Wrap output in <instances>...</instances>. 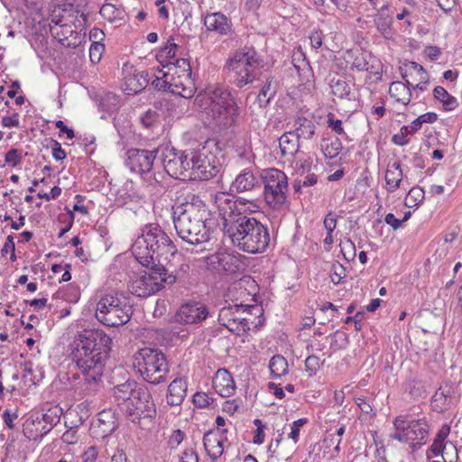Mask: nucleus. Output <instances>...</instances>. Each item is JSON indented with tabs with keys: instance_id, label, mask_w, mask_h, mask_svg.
I'll return each mask as SVG.
<instances>
[{
	"instance_id": "obj_61",
	"label": "nucleus",
	"mask_w": 462,
	"mask_h": 462,
	"mask_svg": "<svg viewBox=\"0 0 462 462\" xmlns=\"http://www.w3.org/2000/svg\"><path fill=\"white\" fill-rule=\"evenodd\" d=\"M180 61H189L186 59L176 60L174 63L163 65V69H166L167 73L171 77L182 76V69L180 68Z\"/></svg>"
},
{
	"instance_id": "obj_27",
	"label": "nucleus",
	"mask_w": 462,
	"mask_h": 462,
	"mask_svg": "<svg viewBox=\"0 0 462 462\" xmlns=\"http://www.w3.org/2000/svg\"><path fill=\"white\" fill-rule=\"evenodd\" d=\"M260 187V182L249 168L243 170L232 182L230 189L237 193L250 191Z\"/></svg>"
},
{
	"instance_id": "obj_1",
	"label": "nucleus",
	"mask_w": 462,
	"mask_h": 462,
	"mask_svg": "<svg viewBox=\"0 0 462 462\" xmlns=\"http://www.w3.org/2000/svg\"><path fill=\"white\" fill-rule=\"evenodd\" d=\"M111 344V337L101 329H84L75 336L69 346V358L82 378L79 374H73L71 378L79 380L74 387L80 394L91 396L97 392Z\"/></svg>"
},
{
	"instance_id": "obj_28",
	"label": "nucleus",
	"mask_w": 462,
	"mask_h": 462,
	"mask_svg": "<svg viewBox=\"0 0 462 462\" xmlns=\"http://www.w3.org/2000/svg\"><path fill=\"white\" fill-rule=\"evenodd\" d=\"M50 431L47 425L44 424L40 419V415H37V413L31 416V418L26 420L23 423V434L31 440L42 439Z\"/></svg>"
},
{
	"instance_id": "obj_7",
	"label": "nucleus",
	"mask_w": 462,
	"mask_h": 462,
	"mask_svg": "<svg viewBox=\"0 0 462 462\" xmlns=\"http://www.w3.org/2000/svg\"><path fill=\"white\" fill-rule=\"evenodd\" d=\"M218 322L231 333L243 336L254 324L255 331L263 325V309L259 305L235 304L223 307L218 313Z\"/></svg>"
},
{
	"instance_id": "obj_60",
	"label": "nucleus",
	"mask_w": 462,
	"mask_h": 462,
	"mask_svg": "<svg viewBox=\"0 0 462 462\" xmlns=\"http://www.w3.org/2000/svg\"><path fill=\"white\" fill-rule=\"evenodd\" d=\"M328 126L332 129L337 134L343 135L345 134L344 128L342 126V121L340 119H336L335 116L332 113L328 115L327 120Z\"/></svg>"
},
{
	"instance_id": "obj_11",
	"label": "nucleus",
	"mask_w": 462,
	"mask_h": 462,
	"mask_svg": "<svg viewBox=\"0 0 462 462\" xmlns=\"http://www.w3.org/2000/svg\"><path fill=\"white\" fill-rule=\"evenodd\" d=\"M263 179L266 203L275 210L281 209L287 199V176L280 170L269 169L265 171Z\"/></svg>"
},
{
	"instance_id": "obj_33",
	"label": "nucleus",
	"mask_w": 462,
	"mask_h": 462,
	"mask_svg": "<svg viewBox=\"0 0 462 462\" xmlns=\"http://www.w3.org/2000/svg\"><path fill=\"white\" fill-rule=\"evenodd\" d=\"M279 146L283 157H293L299 152L301 142L291 131L284 133L279 138Z\"/></svg>"
},
{
	"instance_id": "obj_50",
	"label": "nucleus",
	"mask_w": 462,
	"mask_h": 462,
	"mask_svg": "<svg viewBox=\"0 0 462 462\" xmlns=\"http://www.w3.org/2000/svg\"><path fill=\"white\" fill-rule=\"evenodd\" d=\"M424 195H425L424 190L421 188H419V187L411 188L409 190L408 195L405 199L406 206H408V207L418 206L419 204H420L423 201Z\"/></svg>"
},
{
	"instance_id": "obj_56",
	"label": "nucleus",
	"mask_w": 462,
	"mask_h": 462,
	"mask_svg": "<svg viewBox=\"0 0 462 462\" xmlns=\"http://www.w3.org/2000/svg\"><path fill=\"white\" fill-rule=\"evenodd\" d=\"M331 272V282L334 284H339L342 282V280L346 277V269L339 263L332 264Z\"/></svg>"
},
{
	"instance_id": "obj_24",
	"label": "nucleus",
	"mask_w": 462,
	"mask_h": 462,
	"mask_svg": "<svg viewBox=\"0 0 462 462\" xmlns=\"http://www.w3.org/2000/svg\"><path fill=\"white\" fill-rule=\"evenodd\" d=\"M226 68L233 73V84L239 88L253 83L256 79L253 69L245 68V64L227 60Z\"/></svg>"
},
{
	"instance_id": "obj_59",
	"label": "nucleus",
	"mask_w": 462,
	"mask_h": 462,
	"mask_svg": "<svg viewBox=\"0 0 462 462\" xmlns=\"http://www.w3.org/2000/svg\"><path fill=\"white\" fill-rule=\"evenodd\" d=\"M210 401H213V399L202 392H197L192 397L193 404L200 409L208 407L210 404Z\"/></svg>"
},
{
	"instance_id": "obj_49",
	"label": "nucleus",
	"mask_w": 462,
	"mask_h": 462,
	"mask_svg": "<svg viewBox=\"0 0 462 462\" xmlns=\"http://www.w3.org/2000/svg\"><path fill=\"white\" fill-rule=\"evenodd\" d=\"M369 60L368 68L365 71L369 73L370 79H373L374 82H378L382 79L383 65L374 56L370 58Z\"/></svg>"
},
{
	"instance_id": "obj_43",
	"label": "nucleus",
	"mask_w": 462,
	"mask_h": 462,
	"mask_svg": "<svg viewBox=\"0 0 462 462\" xmlns=\"http://www.w3.org/2000/svg\"><path fill=\"white\" fill-rule=\"evenodd\" d=\"M271 374L274 378H280L286 375L289 372L288 362L285 357L281 355L273 356L269 363Z\"/></svg>"
},
{
	"instance_id": "obj_20",
	"label": "nucleus",
	"mask_w": 462,
	"mask_h": 462,
	"mask_svg": "<svg viewBox=\"0 0 462 462\" xmlns=\"http://www.w3.org/2000/svg\"><path fill=\"white\" fill-rule=\"evenodd\" d=\"M207 306L199 301L182 304L174 315L176 322L180 324H199L208 316Z\"/></svg>"
},
{
	"instance_id": "obj_55",
	"label": "nucleus",
	"mask_w": 462,
	"mask_h": 462,
	"mask_svg": "<svg viewBox=\"0 0 462 462\" xmlns=\"http://www.w3.org/2000/svg\"><path fill=\"white\" fill-rule=\"evenodd\" d=\"M22 161V152L16 148H12L5 153V162L13 167L19 165Z\"/></svg>"
},
{
	"instance_id": "obj_14",
	"label": "nucleus",
	"mask_w": 462,
	"mask_h": 462,
	"mask_svg": "<svg viewBox=\"0 0 462 462\" xmlns=\"http://www.w3.org/2000/svg\"><path fill=\"white\" fill-rule=\"evenodd\" d=\"M160 152L159 148L152 150L147 149H129L126 152V165L131 171L138 174L150 173L153 168L155 159Z\"/></svg>"
},
{
	"instance_id": "obj_53",
	"label": "nucleus",
	"mask_w": 462,
	"mask_h": 462,
	"mask_svg": "<svg viewBox=\"0 0 462 462\" xmlns=\"http://www.w3.org/2000/svg\"><path fill=\"white\" fill-rule=\"evenodd\" d=\"M341 253L346 261L353 260L356 256V246L351 239L347 238L340 243Z\"/></svg>"
},
{
	"instance_id": "obj_64",
	"label": "nucleus",
	"mask_w": 462,
	"mask_h": 462,
	"mask_svg": "<svg viewBox=\"0 0 462 462\" xmlns=\"http://www.w3.org/2000/svg\"><path fill=\"white\" fill-rule=\"evenodd\" d=\"M180 462H199L197 452L189 448H186L180 457Z\"/></svg>"
},
{
	"instance_id": "obj_39",
	"label": "nucleus",
	"mask_w": 462,
	"mask_h": 462,
	"mask_svg": "<svg viewBox=\"0 0 462 462\" xmlns=\"http://www.w3.org/2000/svg\"><path fill=\"white\" fill-rule=\"evenodd\" d=\"M329 86L331 88V93L338 98L347 100L355 99L351 93L350 83L347 82L345 79L333 78L330 80Z\"/></svg>"
},
{
	"instance_id": "obj_17",
	"label": "nucleus",
	"mask_w": 462,
	"mask_h": 462,
	"mask_svg": "<svg viewBox=\"0 0 462 462\" xmlns=\"http://www.w3.org/2000/svg\"><path fill=\"white\" fill-rule=\"evenodd\" d=\"M78 23L64 26H51L50 32L64 47L76 49L85 41L86 32L82 33L84 27H77Z\"/></svg>"
},
{
	"instance_id": "obj_18",
	"label": "nucleus",
	"mask_w": 462,
	"mask_h": 462,
	"mask_svg": "<svg viewBox=\"0 0 462 462\" xmlns=\"http://www.w3.org/2000/svg\"><path fill=\"white\" fill-rule=\"evenodd\" d=\"M182 76L171 77V93L184 98H190L196 92L195 83L191 78V67L189 61H180Z\"/></svg>"
},
{
	"instance_id": "obj_15",
	"label": "nucleus",
	"mask_w": 462,
	"mask_h": 462,
	"mask_svg": "<svg viewBox=\"0 0 462 462\" xmlns=\"http://www.w3.org/2000/svg\"><path fill=\"white\" fill-rule=\"evenodd\" d=\"M119 426L117 413L112 409L103 410L97 413L90 426V434L97 439L109 437Z\"/></svg>"
},
{
	"instance_id": "obj_8",
	"label": "nucleus",
	"mask_w": 462,
	"mask_h": 462,
	"mask_svg": "<svg viewBox=\"0 0 462 462\" xmlns=\"http://www.w3.org/2000/svg\"><path fill=\"white\" fill-rule=\"evenodd\" d=\"M133 315V302L129 295L113 291L101 295L97 303L95 316L107 327H118L127 323Z\"/></svg>"
},
{
	"instance_id": "obj_2",
	"label": "nucleus",
	"mask_w": 462,
	"mask_h": 462,
	"mask_svg": "<svg viewBox=\"0 0 462 462\" xmlns=\"http://www.w3.org/2000/svg\"><path fill=\"white\" fill-rule=\"evenodd\" d=\"M221 193L216 196V203L223 219V228L235 246L248 254H261L270 245V234L266 226L252 216L249 200Z\"/></svg>"
},
{
	"instance_id": "obj_19",
	"label": "nucleus",
	"mask_w": 462,
	"mask_h": 462,
	"mask_svg": "<svg viewBox=\"0 0 462 462\" xmlns=\"http://www.w3.org/2000/svg\"><path fill=\"white\" fill-rule=\"evenodd\" d=\"M203 24L208 33H213L220 38H233L235 34L231 18L221 12L207 14L204 16Z\"/></svg>"
},
{
	"instance_id": "obj_12",
	"label": "nucleus",
	"mask_w": 462,
	"mask_h": 462,
	"mask_svg": "<svg viewBox=\"0 0 462 462\" xmlns=\"http://www.w3.org/2000/svg\"><path fill=\"white\" fill-rule=\"evenodd\" d=\"M126 414L134 423H140L142 419H153L156 415L155 404L149 390L141 385L135 390L134 397L126 403Z\"/></svg>"
},
{
	"instance_id": "obj_13",
	"label": "nucleus",
	"mask_w": 462,
	"mask_h": 462,
	"mask_svg": "<svg viewBox=\"0 0 462 462\" xmlns=\"http://www.w3.org/2000/svg\"><path fill=\"white\" fill-rule=\"evenodd\" d=\"M189 152L172 148L162 155L161 160L163 169L169 176L178 180L186 177L191 178V174L187 175V172L190 171Z\"/></svg>"
},
{
	"instance_id": "obj_47",
	"label": "nucleus",
	"mask_w": 462,
	"mask_h": 462,
	"mask_svg": "<svg viewBox=\"0 0 462 462\" xmlns=\"http://www.w3.org/2000/svg\"><path fill=\"white\" fill-rule=\"evenodd\" d=\"M403 387L404 391L413 399L425 396L426 392L421 385L420 380H419L417 376L410 377L404 383Z\"/></svg>"
},
{
	"instance_id": "obj_9",
	"label": "nucleus",
	"mask_w": 462,
	"mask_h": 462,
	"mask_svg": "<svg viewBox=\"0 0 462 462\" xmlns=\"http://www.w3.org/2000/svg\"><path fill=\"white\" fill-rule=\"evenodd\" d=\"M134 362L144 381L154 385L166 381L169 364L162 350L152 347L141 348L134 355Z\"/></svg>"
},
{
	"instance_id": "obj_10",
	"label": "nucleus",
	"mask_w": 462,
	"mask_h": 462,
	"mask_svg": "<svg viewBox=\"0 0 462 462\" xmlns=\"http://www.w3.org/2000/svg\"><path fill=\"white\" fill-rule=\"evenodd\" d=\"M214 140H208L198 150H189V160L191 174L194 178L209 180L217 174L220 164L217 156L210 151L211 145H216Z\"/></svg>"
},
{
	"instance_id": "obj_3",
	"label": "nucleus",
	"mask_w": 462,
	"mask_h": 462,
	"mask_svg": "<svg viewBox=\"0 0 462 462\" xmlns=\"http://www.w3.org/2000/svg\"><path fill=\"white\" fill-rule=\"evenodd\" d=\"M132 253L136 261L143 266L160 263L178 269L182 265L190 272V265L178 250L168 234L159 224H147L142 228V234L138 236L132 245Z\"/></svg>"
},
{
	"instance_id": "obj_48",
	"label": "nucleus",
	"mask_w": 462,
	"mask_h": 462,
	"mask_svg": "<svg viewBox=\"0 0 462 462\" xmlns=\"http://www.w3.org/2000/svg\"><path fill=\"white\" fill-rule=\"evenodd\" d=\"M155 79L152 81V85L157 90H162L171 93V76L167 73V70L161 69L157 70Z\"/></svg>"
},
{
	"instance_id": "obj_57",
	"label": "nucleus",
	"mask_w": 462,
	"mask_h": 462,
	"mask_svg": "<svg viewBox=\"0 0 462 462\" xmlns=\"http://www.w3.org/2000/svg\"><path fill=\"white\" fill-rule=\"evenodd\" d=\"M307 422L308 420L306 418H301L292 422L289 438L291 439L294 443L298 442L300 429L307 424Z\"/></svg>"
},
{
	"instance_id": "obj_36",
	"label": "nucleus",
	"mask_w": 462,
	"mask_h": 462,
	"mask_svg": "<svg viewBox=\"0 0 462 462\" xmlns=\"http://www.w3.org/2000/svg\"><path fill=\"white\" fill-rule=\"evenodd\" d=\"M388 4H384L378 10L374 23L378 31L383 35L384 38L391 37V25L393 18L388 14Z\"/></svg>"
},
{
	"instance_id": "obj_51",
	"label": "nucleus",
	"mask_w": 462,
	"mask_h": 462,
	"mask_svg": "<svg viewBox=\"0 0 462 462\" xmlns=\"http://www.w3.org/2000/svg\"><path fill=\"white\" fill-rule=\"evenodd\" d=\"M159 117L160 115L157 111L148 109L141 116L140 121L145 128L152 129L154 126L157 125Z\"/></svg>"
},
{
	"instance_id": "obj_63",
	"label": "nucleus",
	"mask_w": 462,
	"mask_h": 462,
	"mask_svg": "<svg viewBox=\"0 0 462 462\" xmlns=\"http://www.w3.org/2000/svg\"><path fill=\"white\" fill-rule=\"evenodd\" d=\"M185 438V433L181 430H173L172 434L169 439V445L171 448H176Z\"/></svg>"
},
{
	"instance_id": "obj_23",
	"label": "nucleus",
	"mask_w": 462,
	"mask_h": 462,
	"mask_svg": "<svg viewBox=\"0 0 462 462\" xmlns=\"http://www.w3.org/2000/svg\"><path fill=\"white\" fill-rule=\"evenodd\" d=\"M240 254H235L228 252H218L209 257V264L225 273H236L242 269L243 263L240 260Z\"/></svg>"
},
{
	"instance_id": "obj_31",
	"label": "nucleus",
	"mask_w": 462,
	"mask_h": 462,
	"mask_svg": "<svg viewBox=\"0 0 462 462\" xmlns=\"http://www.w3.org/2000/svg\"><path fill=\"white\" fill-rule=\"evenodd\" d=\"M294 127L295 129L291 132L294 133L300 142L304 140H312L317 129L316 125L312 120L301 116H298L295 118Z\"/></svg>"
},
{
	"instance_id": "obj_4",
	"label": "nucleus",
	"mask_w": 462,
	"mask_h": 462,
	"mask_svg": "<svg viewBox=\"0 0 462 462\" xmlns=\"http://www.w3.org/2000/svg\"><path fill=\"white\" fill-rule=\"evenodd\" d=\"M210 211L205 202L192 193L172 206L173 224L179 237L189 245H200L209 239Z\"/></svg>"
},
{
	"instance_id": "obj_41",
	"label": "nucleus",
	"mask_w": 462,
	"mask_h": 462,
	"mask_svg": "<svg viewBox=\"0 0 462 462\" xmlns=\"http://www.w3.org/2000/svg\"><path fill=\"white\" fill-rule=\"evenodd\" d=\"M320 145L322 152L327 159L336 158L343 149L342 142L338 137L324 138Z\"/></svg>"
},
{
	"instance_id": "obj_21",
	"label": "nucleus",
	"mask_w": 462,
	"mask_h": 462,
	"mask_svg": "<svg viewBox=\"0 0 462 462\" xmlns=\"http://www.w3.org/2000/svg\"><path fill=\"white\" fill-rule=\"evenodd\" d=\"M405 426L411 441L410 448L413 451L420 449L426 444L429 437L430 425L428 420L426 418L411 419L409 415H406Z\"/></svg>"
},
{
	"instance_id": "obj_6",
	"label": "nucleus",
	"mask_w": 462,
	"mask_h": 462,
	"mask_svg": "<svg viewBox=\"0 0 462 462\" xmlns=\"http://www.w3.org/2000/svg\"><path fill=\"white\" fill-rule=\"evenodd\" d=\"M145 267L150 272L135 276L128 284L129 291L140 298L149 297L175 283L184 284L189 278L188 268L183 264L178 269L171 268V264L167 266L166 263L165 265L156 263Z\"/></svg>"
},
{
	"instance_id": "obj_35",
	"label": "nucleus",
	"mask_w": 462,
	"mask_h": 462,
	"mask_svg": "<svg viewBox=\"0 0 462 462\" xmlns=\"http://www.w3.org/2000/svg\"><path fill=\"white\" fill-rule=\"evenodd\" d=\"M125 90L128 95H134L143 91L148 85V73L142 71L125 78Z\"/></svg>"
},
{
	"instance_id": "obj_40",
	"label": "nucleus",
	"mask_w": 462,
	"mask_h": 462,
	"mask_svg": "<svg viewBox=\"0 0 462 462\" xmlns=\"http://www.w3.org/2000/svg\"><path fill=\"white\" fill-rule=\"evenodd\" d=\"M433 97L442 104L445 111H452L457 107L458 102L443 87L438 86L433 90Z\"/></svg>"
},
{
	"instance_id": "obj_25",
	"label": "nucleus",
	"mask_w": 462,
	"mask_h": 462,
	"mask_svg": "<svg viewBox=\"0 0 462 462\" xmlns=\"http://www.w3.org/2000/svg\"><path fill=\"white\" fill-rule=\"evenodd\" d=\"M232 61L245 64L250 69L263 67V60L253 46L245 45L235 52L229 59Z\"/></svg>"
},
{
	"instance_id": "obj_34",
	"label": "nucleus",
	"mask_w": 462,
	"mask_h": 462,
	"mask_svg": "<svg viewBox=\"0 0 462 462\" xmlns=\"http://www.w3.org/2000/svg\"><path fill=\"white\" fill-rule=\"evenodd\" d=\"M203 445L208 455L212 459H217L223 454V440L216 436L212 430H208L204 434Z\"/></svg>"
},
{
	"instance_id": "obj_30",
	"label": "nucleus",
	"mask_w": 462,
	"mask_h": 462,
	"mask_svg": "<svg viewBox=\"0 0 462 462\" xmlns=\"http://www.w3.org/2000/svg\"><path fill=\"white\" fill-rule=\"evenodd\" d=\"M385 181L387 190L394 192L401 188L402 183L407 182L406 178L403 177V172L399 162L389 163L385 171Z\"/></svg>"
},
{
	"instance_id": "obj_26",
	"label": "nucleus",
	"mask_w": 462,
	"mask_h": 462,
	"mask_svg": "<svg viewBox=\"0 0 462 462\" xmlns=\"http://www.w3.org/2000/svg\"><path fill=\"white\" fill-rule=\"evenodd\" d=\"M213 386L222 397H230L236 390L235 381L231 374L225 368L217 371L213 379Z\"/></svg>"
},
{
	"instance_id": "obj_58",
	"label": "nucleus",
	"mask_w": 462,
	"mask_h": 462,
	"mask_svg": "<svg viewBox=\"0 0 462 462\" xmlns=\"http://www.w3.org/2000/svg\"><path fill=\"white\" fill-rule=\"evenodd\" d=\"M320 367V360L316 356H309L305 360V369L310 374V376L316 374Z\"/></svg>"
},
{
	"instance_id": "obj_62",
	"label": "nucleus",
	"mask_w": 462,
	"mask_h": 462,
	"mask_svg": "<svg viewBox=\"0 0 462 462\" xmlns=\"http://www.w3.org/2000/svg\"><path fill=\"white\" fill-rule=\"evenodd\" d=\"M50 143L52 144L51 148L53 158L56 161H63L66 158V152L61 148L60 143L54 139H50Z\"/></svg>"
},
{
	"instance_id": "obj_54",
	"label": "nucleus",
	"mask_w": 462,
	"mask_h": 462,
	"mask_svg": "<svg viewBox=\"0 0 462 462\" xmlns=\"http://www.w3.org/2000/svg\"><path fill=\"white\" fill-rule=\"evenodd\" d=\"M105 51V44L104 43H97L95 42V44H91L89 47V60L92 64H97L104 53Z\"/></svg>"
},
{
	"instance_id": "obj_45",
	"label": "nucleus",
	"mask_w": 462,
	"mask_h": 462,
	"mask_svg": "<svg viewBox=\"0 0 462 462\" xmlns=\"http://www.w3.org/2000/svg\"><path fill=\"white\" fill-rule=\"evenodd\" d=\"M98 106L101 110L111 115L119 109L121 106L120 97L112 92L105 93L100 97Z\"/></svg>"
},
{
	"instance_id": "obj_37",
	"label": "nucleus",
	"mask_w": 462,
	"mask_h": 462,
	"mask_svg": "<svg viewBox=\"0 0 462 462\" xmlns=\"http://www.w3.org/2000/svg\"><path fill=\"white\" fill-rule=\"evenodd\" d=\"M389 94L398 103H401L404 106L411 102L412 97L411 89L401 81H394L391 84Z\"/></svg>"
},
{
	"instance_id": "obj_42",
	"label": "nucleus",
	"mask_w": 462,
	"mask_h": 462,
	"mask_svg": "<svg viewBox=\"0 0 462 462\" xmlns=\"http://www.w3.org/2000/svg\"><path fill=\"white\" fill-rule=\"evenodd\" d=\"M405 423L406 415L396 416L393 421L395 431L390 435V438L400 442H409L411 444Z\"/></svg>"
},
{
	"instance_id": "obj_22",
	"label": "nucleus",
	"mask_w": 462,
	"mask_h": 462,
	"mask_svg": "<svg viewBox=\"0 0 462 462\" xmlns=\"http://www.w3.org/2000/svg\"><path fill=\"white\" fill-rule=\"evenodd\" d=\"M50 27L51 26H64L69 23H78L77 27H85L88 17L84 13H80L78 10L65 9V8H55L52 10L49 16Z\"/></svg>"
},
{
	"instance_id": "obj_52",
	"label": "nucleus",
	"mask_w": 462,
	"mask_h": 462,
	"mask_svg": "<svg viewBox=\"0 0 462 462\" xmlns=\"http://www.w3.org/2000/svg\"><path fill=\"white\" fill-rule=\"evenodd\" d=\"M374 56L371 53L359 52L355 56L351 65V69H356L358 71H365L368 68L370 62L369 59Z\"/></svg>"
},
{
	"instance_id": "obj_32",
	"label": "nucleus",
	"mask_w": 462,
	"mask_h": 462,
	"mask_svg": "<svg viewBox=\"0 0 462 462\" xmlns=\"http://www.w3.org/2000/svg\"><path fill=\"white\" fill-rule=\"evenodd\" d=\"M278 80L273 75H268L260 89L257 99L260 107H266L274 98L278 90Z\"/></svg>"
},
{
	"instance_id": "obj_29",
	"label": "nucleus",
	"mask_w": 462,
	"mask_h": 462,
	"mask_svg": "<svg viewBox=\"0 0 462 462\" xmlns=\"http://www.w3.org/2000/svg\"><path fill=\"white\" fill-rule=\"evenodd\" d=\"M187 394V383L182 378H175L168 386L167 403L171 406H180Z\"/></svg>"
},
{
	"instance_id": "obj_38",
	"label": "nucleus",
	"mask_w": 462,
	"mask_h": 462,
	"mask_svg": "<svg viewBox=\"0 0 462 462\" xmlns=\"http://www.w3.org/2000/svg\"><path fill=\"white\" fill-rule=\"evenodd\" d=\"M134 381H126L114 388V396L118 402H129L135 393V390L139 387Z\"/></svg>"
},
{
	"instance_id": "obj_5",
	"label": "nucleus",
	"mask_w": 462,
	"mask_h": 462,
	"mask_svg": "<svg viewBox=\"0 0 462 462\" xmlns=\"http://www.w3.org/2000/svg\"><path fill=\"white\" fill-rule=\"evenodd\" d=\"M194 105L220 130L235 126L241 113L235 96L221 86H209L199 92Z\"/></svg>"
},
{
	"instance_id": "obj_16",
	"label": "nucleus",
	"mask_w": 462,
	"mask_h": 462,
	"mask_svg": "<svg viewBox=\"0 0 462 462\" xmlns=\"http://www.w3.org/2000/svg\"><path fill=\"white\" fill-rule=\"evenodd\" d=\"M457 386L451 382H445L431 397V408L436 412H445L451 409L459 400Z\"/></svg>"
},
{
	"instance_id": "obj_44",
	"label": "nucleus",
	"mask_w": 462,
	"mask_h": 462,
	"mask_svg": "<svg viewBox=\"0 0 462 462\" xmlns=\"http://www.w3.org/2000/svg\"><path fill=\"white\" fill-rule=\"evenodd\" d=\"M178 45L171 41H168L165 46H163L159 53L157 54L156 58L157 60L163 65L165 64H171L174 63L176 59V51L178 49Z\"/></svg>"
},
{
	"instance_id": "obj_46",
	"label": "nucleus",
	"mask_w": 462,
	"mask_h": 462,
	"mask_svg": "<svg viewBox=\"0 0 462 462\" xmlns=\"http://www.w3.org/2000/svg\"><path fill=\"white\" fill-rule=\"evenodd\" d=\"M61 414L62 409L58 405L51 406L42 413H37L50 430H51L60 422Z\"/></svg>"
}]
</instances>
